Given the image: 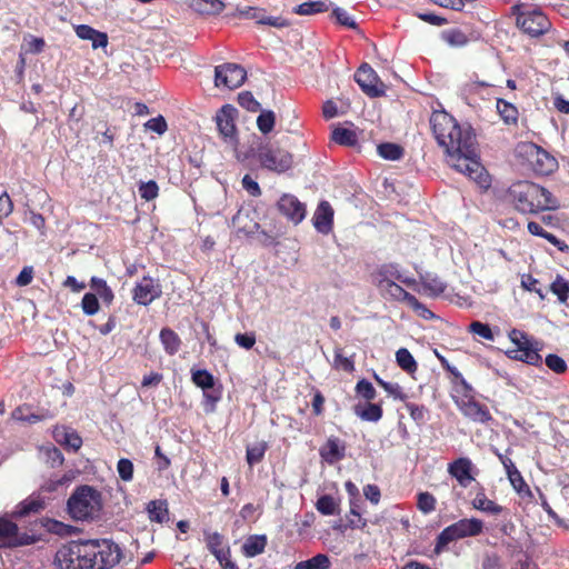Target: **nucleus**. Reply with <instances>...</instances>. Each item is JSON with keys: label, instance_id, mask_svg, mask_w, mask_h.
I'll return each mask as SVG.
<instances>
[{"label": "nucleus", "instance_id": "13", "mask_svg": "<svg viewBox=\"0 0 569 569\" xmlns=\"http://www.w3.org/2000/svg\"><path fill=\"white\" fill-rule=\"evenodd\" d=\"M236 118L237 109L230 104L223 106L216 116V123L220 134L230 143L237 141Z\"/></svg>", "mask_w": 569, "mask_h": 569}, {"label": "nucleus", "instance_id": "40", "mask_svg": "<svg viewBox=\"0 0 569 569\" xmlns=\"http://www.w3.org/2000/svg\"><path fill=\"white\" fill-rule=\"evenodd\" d=\"M266 547L264 537L253 536L246 540L242 546L243 552L247 557H254L263 551Z\"/></svg>", "mask_w": 569, "mask_h": 569}, {"label": "nucleus", "instance_id": "61", "mask_svg": "<svg viewBox=\"0 0 569 569\" xmlns=\"http://www.w3.org/2000/svg\"><path fill=\"white\" fill-rule=\"evenodd\" d=\"M443 37L449 44L455 47H462L468 42V37L460 30H450Z\"/></svg>", "mask_w": 569, "mask_h": 569}, {"label": "nucleus", "instance_id": "56", "mask_svg": "<svg viewBox=\"0 0 569 569\" xmlns=\"http://www.w3.org/2000/svg\"><path fill=\"white\" fill-rule=\"evenodd\" d=\"M117 471L119 477L126 481L129 482L133 478V463L131 460L127 458H121L117 463Z\"/></svg>", "mask_w": 569, "mask_h": 569}, {"label": "nucleus", "instance_id": "46", "mask_svg": "<svg viewBox=\"0 0 569 569\" xmlns=\"http://www.w3.org/2000/svg\"><path fill=\"white\" fill-rule=\"evenodd\" d=\"M327 6L322 1L303 2L293 9V12L300 16H310L327 11Z\"/></svg>", "mask_w": 569, "mask_h": 569}, {"label": "nucleus", "instance_id": "19", "mask_svg": "<svg viewBox=\"0 0 569 569\" xmlns=\"http://www.w3.org/2000/svg\"><path fill=\"white\" fill-rule=\"evenodd\" d=\"M530 154L535 158L532 164L538 173L549 174L557 169L558 163L556 159L548 152L533 144L530 147Z\"/></svg>", "mask_w": 569, "mask_h": 569}, {"label": "nucleus", "instance_id": "16", "mask_svg": "<svg viewBox=\"0 0 569 569\" xmlns=\"http://www.w3.org/2000/svg\"><path fill=\"white\" fill-rule=\"evenodd\" d=\"M456 406L466 418L473 422L487 423L492 419L488 408L475 398L456 400Z\"/></svg>", "mask_w": 569, "mask_h": 569}, {"label": "nucleus", "instance_id": "55", "mask_svg": "<svg viewBox=\"0 0 569 569\" xmlns=\"http://www.w3.org/2000/svg\"><path fill=\"white\" fill-rule=\"evenodd\" d=\"M82 310L88 316H93L99 311V301L97 295L86 293L81 301Z\"/></svg>", "mask_w": 569, "mask_h": 569}, {"label": "nucleus", "instance_id": "43", "mask_svg": "<svg viewBox=\"0 0 569 569\" xmlns=\"http://www.w3.org/2000/svg\"><path fill=\"white\" fill-rule=\"evenodd\" d=\"M497 110L501 118L507 123H515L518 119V110L517 108L506 100L498 99L497 100Z\"/></svg>", "mask_w": 569, "mask_h": 569}, {"label": "nucleus", "instance_id": "18", "mask_svg": "<svg viewBox=\"0 0 569 569\" xmlns=\"http://www.w3.org/2000/svg\"><path fill=\"white\" fill-rule=\"evenodd\" d=\"M313 227L320 233L328 234L332 230L333 209L327 201H321L312 217Z\"/></svg>", "mask_w": 569, "mask_h": 569}, {"label": "nucleus", "instance_id": "22", "mask_svg": "<svg viewBox=\"0 0 569 569\" xmlns=\"http://www.w3.org/2000/svg\"><path fill=\"white\" fill-rule=\"evenodd\" d=\"M471 505L475 509L491 516H498L503 511L502 506L486 496L485 488L482 486H479Z\"/></svg>", "mask_w": 569, "mask_h": 569}, {"label": "nucleus", "instance_id": "25", "mask_svg": "<svg viewBox=\"0 0 569 569\" xmlns=\"http://www.w3.org/2000/svg\"><path fill=\"white\" fill-rule=\"evenodd\" d=\"M353 412L361 420L369 422H378L382 418V408L379 403H357Z\"/></svg>", "mask_w": 569, "mask_h": 569}, {"label": "nucleus", "instance_id": "52", "mask_svg": "<svg viewBox=\"0 0 569 569\" xmlns=\"http://www.w3.org/2000/svg\"><path fill=\"white\" fill-rule=\"evenodd\" d=\"M356 393L365 399L367 402H370L376 398V389L372 383L366 379H361L356 385Z\"/></svg>", "mask_w": 569, "mask_h": 569}, {"label": "nucleus", "instance_id": "5", "mask_svg": "<svg viewBox=\"0 0 569 569\" xmlns=\"http://www.w3.org/2000/svg\"><path fill=\"white\" fill-rule=\"evenodd\" d=\"M101 509V493L90 486L78 487L68 499V511L74 520H93Z\"/></svg>", "mask_w": 569, "mask_h": 569}, {"label": "nucleus", "instance_id": "54", "mask_svg": "<svg viewBox=\"0 0 569 569\" xmlns=\"http://www.w3.org/2000/svg\"><path fill=\"white\" fill-rule=\"evenodd\" d=\"M417 507L423 513H429L436 508V498L429 492H420L418 495Z\"/></svg>", "mask_w": 569, "mask_h": 569}, {"label": "nucleus", "instance_id": "44", "mask_svg": "<svg viewBox=\"0 0 569 569\" xmlns=\"http://www.w3.org/2000/svg\"><path fill=\"white\" fill-rule=\"evenodd\" d=\"M191 379L192 382L202 390L210 389L216 386L214 377L207 370H193Z\"/></svg>", "mask_w": 569, "mask_h": 569}, {"label": "nucleus", "instance_id": "39", "mask_svg": "<svg viewBox=\"0 0 569 569\" xmlns=\"http://www.w3.org/2000/svg\"><path fill=\"white\" fill-rule=\"evenodd\" d=\"M91 288L102 299L103 302H106L107 305H110L112 302L113 292L103 279L92 277L91 278Z\"/></svg>", "mask_w": 569, "mask_h": 569}, {"label": "nucleus", "instance_id": "33", "mask_svg": "<svg viewBox=\"0 0 569 569\" xmlns=\"http://www.w3.org/2000/svg\"><path fill=\"white\" fill-rule=\"evenodd\" d=\"M380 293L388 299L408 302V298H411V293L407 292L397 282L387 283L386 287L378 288Z\"/></svg>", "mask_w": 569, "mask_h": 569}, {"label": "nucleus", "instance_id": "37", "mask_svg": "<svg viewBox=\"0 0 569 569\" xmlns=\"http://www.w3.org/2000/svg\"><path fill=\"white\" fill-rule=\"evenodd\" d=\"M396 361L398 366L408 373H413L418 368L417 361L406 348H400L396 352Z\"/></svg>", "mask_w": 569, "mask_h": 569}, {"label": "nucleus", "instance_id": "27", "mask_svg": "<svg viewBox=\"0 0 569 569\" xmlns=\"http://www.w3.org/2000/svg\"><path fill=\"white\" fill-rule=\"evenodd\" d=\"M11 418L21 423H33L36 419L34 399L20 403L12 412Z\"/></svg>", "mask_w": 569, "mask_h": 569}, {"label": "nucleus", "instance_id": "3", "mask_svg": "<svg viewBox=\"0 0 569 569\" xmlns=\"http://www.w3.org/2000/svg\"><path fill=\"white\" fill-rule=\"evenodd\" d=\"M36 515V496L30 495L21 501L10 513V519L0 518V548H16L28 546L36 541L31 527H27L26 519Z\"/></svg>", "mask_w": 569, "mask_h": 569}, {"label": "nucleus", "instance_id": "58", "mask_svg": "<svg viewBox=\"0 0 569 569\" xmlns=\"http://www.w3.org/2000/svg\"><path fill=\"white\" fill-rule=\"evenodd\" d=\"M239 104L248 111L256 112L260 108V103L254 99L251 92L243 91L238 96Z\"/></svg>", "mask_w": 569, "mask_h": 569}, {"label": "nucleus", "instance_id": "60", "mask_svg": "<svg viewBox=\"0 0 569 569\" xmlns=\"http://www.w3.org/2000/svg\"><path fill=\"white\" fill-rule=\"evenodd\" d=\"M407 305L421 318L423 319H432L435 315L421 302L418 301V299L415 296H411V298H408Z\"/></svg>", "mask_w": 569, "mask_h": 569}, {"label": "nucleus", "instance_id": "63", "mask_svg": "<svg viewBox=\"0 0 569 569\" xmlns=\"http://www.w3.org/2000/svg\"><path fill=\"white\" fill-rule=\"evenodd\" d=\"M70 481H71V478L67 475H63L61 477L56 476V477L49 479L48 481H46L41 488H42V490L52 492V491H57L59 489V487L68 485Z\"/></svg>", "mask_w": 569, "mask_h": 569}, {"label": "nucleus", "instance_id": "7", "mask_svg": "<svg viewBox=\"0 0 569 569\" xmlns=\"http://www.w3.org/2000/svg\"><path fill=\"white\" fill-rule=\"evenodd\" d=\"M483 530V522L477 518L461 519L447 528L438 536L435 551L440 553L441 550L450 542L480 535Z\"/></svg>", "mask_w": 569, "mask_h": 569}, {"label": "nucleus", "instance_id": "62", "mask_svg": "<svg viewBox=\"0 0 569 569\" xmlns=\"http://www.w3.org/2000/svg\"><path fill=\"white\" fill-rule=\"evenodd\" d=\"M546 365L556 373H563L567 370L566 361L557 355H548L546 357Z\"/></svg>", "mask_w": 569, "mask_h": 569}, {"label": "nucleus", "instance_id": "23", "mask_svg": "<svg viewBox=\"0 0 569 569\" xmlns=\"http://www.w3.org/2000/svg\"><path fill=\"white\" fill-rule=\"evenodd\" d=\"M421 292L429 297H438L442 295L447 288L445 281L438 276L432 273H425L420 276Z\"/></svg>", "mask_w": 569, "mask_h": 569}, {"label": "nucleus", "instance_id": "1", "mask_svg": "<svg viewBox=\"0 0 569 569\" xmlns=\"http://www.w3.org/2000/svg\"><path fill=\"white\" fill-rule=\"evenodd\" d=\"M433 134L447 153V162L481 188L490 186V177L479 161L476 134L470 127H461L446 111H436L430 118Z\"/></svg>", "mask_w": 569, "mask_h": 569}, {"label": "nucleus", "instance_id": "26", "mask_svg": "<svg viewBox=\"0 0 569 569\" xmlns=\"http://www.w3.org/2000/svg\"><path fill=\"white\" fill-rule=\"evenodd\" d=\"M400 270L396 264H383L375 273V283L378 288L386 287L387 283L398 282Z\"/></svg>", "mask_w": 569, "mask_h": 569}, {"label": "nucleus", "instance_id": "42", "mask_svg": "<svg viewBox=\"0 0 569 569\" xmlns=\"http://www.w3.org/2000/svg\"><path fill=\"white\" fill-rule=\"evenodd\" d=\"M317 510L325 516H333L339 512L336 499L329 495L320 497L316 503Z\"/></svg>", "mask_w": 569, "mask_h": 569}, {"label": "nucleus", "instance_id": "49", "mask_svg": "<svg viewBox=\"0 0 569 569\" xmlns=\"http://www.w3.org/2000/svg\"><path fill=\"white\" fill-rule=\"evenodd\" d=\"M469 332L479 336L487 341L495 340V333L489 325L481 321H472L468 328Z\"/></svg>", "mask_w": 569, "mask_h": 569}, {"label": "nucleus", "instance_id": "11", "mask_svg": "<svg viewBox=\"0 0 569 569\" xmlns=\"http://www.w3.org/2000/svg\"><path fill=\"white\" fill-rule=\"evenodd\" d=\"M355 80L362 91L370 97H380L386 92L385 83L376 71L367 63L362 64L355 74Z\"/></svg>", "mask_w": 569, "mask_h": 569}, {"label": "nucleus", "instance_id": "10", "mask_svg": "<svg viewBox=\"0 0 569 569\" xmlns=\"http://www.w3.org/2000/svg\"><path fill=\"white\" fill-rule=\"evenodd\" d=\"M246 78V70L236 63L217 66L214 70V84L217 88H239L244 82Z\"/></svg>", "mask_w": 569, "mask_h": 569}, {"label": "nucleus", "instance_id": "6", "mask_svg": "<svg viewBox=\"0 0 569 569\" xmlns=\"http://www.w3.org/2000/svg\"><path fill=\"white\" fill-rule=\"evenodd\" d=\"M256 158L261 168L278 174L287 172L293 164V156L289 151L271 143L260 146Z\"/></svg>", "mask_w": 569, "mask_h": 569}, {"label": "nucleus", "instance_id": "21", "mask_svg": "<svg viewBox=\"0 0 569 569\" xmlns=\"http://www.w3.org/2000/svg\"><path fill=\"white\" fill-rule=\"evenodd\" d=\"M74 31L80 39L91 41L93 49L106 48L108 46L107 33L98 31L90 26H76Z\"/></svg>", "mask_w": 569, "mask_h": 569}, {"label": "nucleus", "instance_id": "20", "mask_svg": "<svg viewBox=\"0 0 569 569\" xmlns=\"http://www.w3.org/2000/svg\"><path fill=\"white\" fill-rule=\"evenodd\" d=\"M345 445L335 437H331L320 449L321 458L329 465L340 461L345 457Z\"/></svg>", "mask_w": 569, "mask_h": 569}, {"label": "nucleus", "instance_id": "34", "mask_svg": "<svg viewBox=\"0 0 569 569\" xmlns=\"http://www.w3.org/2000/svg\"><path fill=\"white\" fill-rule=\"evenodd\" d=\"M147 511L151 521L163 522L168 519V506L166 501H150L147 506Z\"/></svg>", "mask_w": 569, "mask_h": 569}, {"label": "nucleus", "instance_id": "17", "mask_svg": "<svg viewBox=\"0 0 569 569\" xmlns=\"http://www.w3.org/2000/svg\"><path fill=\"white\" fill-rule=\"evenodd\" d=\"M277 206L279 211L296 224L300 223L306 217V206L293 194H282Z\"/></svg>", "mask_w": 569, "mask_h": 569}, {"label": "nucleus", "instance_id": "14", "mask_svg": "<svg viewBox=\"0 0 569 569\" xmlns=\"http://www.w3.org/2000/svg\"><path fill=\"white\" fill-rule=\"evenodd\" d=\"M161 286L151 277H143L136 283L132 298L134 302L142 306L150 305L153 300L161 296Z\"/></svg>", "mask_w": 569, "mask_h": 569}, {"label": "nucleus", "instance_id": "59", "mask_svg": "<svg viewBox=\"0 0 569 569\" xmlns=\"http://www.w3.org/2000/svg\"><path fill=\"white\" fill-rule=\"evenodd\" d=\"M158 191H159L158 184L153 180H150L148 182H142L139 186L140 196L142 199H144L147 201H150V200H153L154 198H157Z\"/></svg>", "mask_w": 569, "mask_h": 569}, {"label": "nucleus", "instance_id": "29", "mask_svg": "<svg viewBox=\"0 0 569 569\" xmlns=\"http://www.w3.org/2000/svg\"><path fill=\"white\" fill-rule=\"evenodd\" d=\"M232 226L236 228L237 233L239 234H252L258 229V223L249 219V214L247 212H242L239 210L237 214L232 218Z\"/></svg>", "mask_w": 569, "mask_h": 569}, {"label": "nucleus", "instance_id": "12", "mask_svg": "<svg viewBox=\"0 0 569 569\" xmlns=\"http://www.w3.org/2000/svg\"><path fill=\"white\" fill-rule=\"evenodd\" d=\"M447 471L462 488H467L471 482L476 481L479 472L471 459L467 457H460L448 463Z\"/></svg>", "mask_w": 569, "mask_h": 569}, {"label": "nucleus", "instance_id": "57", "mask_svg": "<svg viewBox=\"0 0 569 569\" xmlns=\"http://www.w3.org/2000/svg\"><path fill=\"white\" fill-rule=\"evenodd\" d=\"M375 379L378 382V385L381 386L388 392V395H390L395 399H406V395L402 392V389L398 383L387 382L379 378L377 375H375Z\"/></svg>", "mask_w": 569, "mask_h": 569}, {"label": "nucleus", "instance_id": "41", "mask_svg": "<svg viewBox=\"0 0 569 569\" xmlns=\"http://www.w3.org/2000/svg\"><path fill=\"white\" fill-rule=\"evenodd\" d=\"M41 527L51 533L58 535V536H69L71 533V526H68L61 521L54 520V519H42L41 520Z\"/></svg>", "mask_w": 569, "mask_h": 569}, {"label": "nucleus", "instance_id": "47", "mask_svg": "<svg viewBox=\"0 0 569 569\" xmlns=\"http://www.w3.org/2000/svg\"><path fill=\"white\" fill-rule=\"evenodd\" d=\"M274 122V112L271 110H264L259 114L257 119V127L263 134H267L273 130Z\"/></svg>", "mask_w": 569, "mask_h": 569}, {"label": "nucleus", "instance_id": "24", "mask_svg": "<svg viewBox=\"0 0 569 569\" xmlns=\"http://www.w3.org/2000/svg\"><path fill=\"white\" fill-rule=\"evenodd\" d=\"M53 438L58 443L73 451L80 449L82 445L81 437L76 431L69 430L64 427L56 428L53 430Z\"/></svg>", "mask_w": 569, "mask_h": 569}, {"label": "nucleus", "instance_id": "45", "mask_svg": "<svg viewBox=\"0 0 569 569\" xmlns=\"http://www.w3.org/2000/svg\"><path fill=\"white\" fill-rule=\"evenodd\" d=\"M509 482L513 490L522 498H530L532 496L529 486L526 483L520 471L513 472L508 477Z\"/></svg>", "mask_w": 569, "mask_h": 569}, {"label": "nucleus", "instance_id": "50", "mask_svg": "<svg viewBox=\"0 0 569 569\" xmlns=\"http://www.w3.org/2000/svg\"><path fill=\"white\" fill-rule=\"evenodd\" d=\"M378 153L387 160H398L402 157V149L396 143H381L378 146Z\"/></svg>", "mask_w": 569, "mask_h": 569}, {"label": "nucleus", "instance_id": "53", "mask_svg": "<svg viewBox=\"0 0 569 569\" xmlns=\"http://www.w3.org/2000/svg\"><path fill=\"white\" fill-rule=\"evenodd\" d=\"M333 367L338 370L352 372L355 370V362L352 358L345 357L340 348H337L335 350Z\"/></svg>", "mask_w": 569, "mask_h": 569}, {"label": "nucleus", "instance_id": "15", "mask_svg": "<svg viewBox=\"0 0 569 569\" xmlns=\"http://www.w3.org/2000/svg\"><path fill=\"white\" fill-rule=\"evenodd\" d=\"M237 14L243 19L254 20L259 24H266L273 28H286L289 26V21L282 17H271L266 13L262 8L256 7H239L237 8Z\"/></svg>", "mask_w": 569, "mask_h": 569}, {"label": "nucleus", "instance_id": "48", "mask_svg": "<svg viewBox=\"0 0 569 569\" xmlns=\"http://www.w3.org/2000/svg\"><path fill=\"white\" fill-rule=\"evenodd\" d=\"M267 450V443L264 441H260L254 443L251 447L247 448V462L250 466H253L258 462H260L266 453Z\"/></svg>", "mask_w": 569, "mask_h": 569}, {"label": "nucleus", "instance_id": "4", "mask_svg": "<svg viewBox=\"0 0 569 569\" xmlns=\"http://www.w3.org/2000/svg\"><path fill=\"white\" fill-rule=\"evenodd\" d=\"M509 191L517 210L522 213H537L559 208L558 199L549 190L533 182H516Z\"/></svg>", "mask_w": 569, "mask_h": 569}, {"label": "nucleus", "instance_id": "35", "mask_svg": "<svg viewBox=\"0 0 569 569\" xmlns=\"http://www.w3.org/2000/svg\"><path fill=\"white\" fill-rule=\"evenodd\" d=\"M203 392V409L207 413H212L216 411V407L218 401H220L222 396L221 387H212L210 389L202 390Z\"/></svg>", "mask_w": 569, "mask_h": 569}, {"label": "nucleus", "instance_id": "9", "mask_svg": "<svg viewBox=\"0 0 569 569\" xmlns=\"http://www.w3.org/2000/svg\"><path fill=\"white\" fill-rule=\"evenodd\" d=\"M513 11L517 13V26L531 37L543 34L551 26L539 9H521L520 6H516Z\"/></svg>", "mask_w": 569, "mask_h": 569}, {"label": "nucleus", "instance_id": "28", "mask_svg": "<svg viewBox=\"0 0 569 569\" xmlns=\"http://www.w3.org/2000/svg\"><path fill=\"white\" fill-rule=\"evenodd\" d=\"M207 546L209 550L214 555L219 562L227 560L229 549L223 543V538L218 532H212L206 537Z\"/></svg>", "mask_w": 569, "mask_h": 569}, {"label": "nucleus", "instance_id": "31", "mask_svg": "<svg viewBox=\"0 0 569 569\" xmlns=\"http://www.w3.org/2000/svg\"><path fill=\"white\" fill-rule=\"evenodd\" d=\"M191 8L202 14L220 13L224 4L221 0H189Z\"/></svg>", "mask_w": 569, "mask_h": 569}, {"label": "nucleus", "instance_id": "36", "mask_svg": "<svg viewBox=\"0 0 569 569\" xmlns=\"http://www.w3.org/2000/svg\"><path fill=\"white\" fill-rule=\"evenodd\" d=\"M330 565L331 562L327 555L318 553L308 560L298 562L295 569H329Z\"/></svg>", "mask_w": 569, "mask_h": 569}, {"label": "nucleus", "instance_id": "8", "mask_svg": "<svg viewBox=\"0 0 569 569\" xmlns=\"http://www.w3.org/2000/svg\"><path fill=\"white\" fill-rule=\"evenodd\" d=\"M508 337L516 346V349L507 352L509 358L532 366H537L541 362V357L536 346L537 343L527 333L518 329H512L509 331Z\"/></svg>", "mask_w": 569, "mask_h": 569}, {"label": "nucleus", "instance_id": "30", "mask_svg": "<svg viewBox=\"0 0 569 569\" xmlns=\"http://www.w3.org/2000/svg\"><path fill=\"white\" fill-rule=\"evenodd\" d=\"M160 341L166 350V352L170 356L178 352L181 346V340L179 336L169 328H163L160 331Z\"/></svg>", "mask_w": 569, "mask_h": 569}, {"label": "nucleus", "instance_id": "2", "mask_svg": "<svg viewBox=\"0 0 569 569\" xmlns=\"http://www.w3.org/2000/svg\"><path fill=\"white\" fill-rule=\"evenodd\" d=\"M120 558L118 545L107 539L71 541L56 555L60 569H110Z\"/></svg>", "mask_w": 569, "mask_h": 569}, {"label": "nucleus", "instance_id": "51", "mask_svg": "<svg viewBox=\"0 0 569 569\" xmlns=\"http://www.w3.org/2000/svg\"><path fill=\"white\" fill-rule=\"evenodd\" d=\"M453 401L461 400L462 398H475L472 387L465 380L463 377H460V380L455 383L453 387Z\"/></svg>", "mask_w": 569, "mask_h": 569}, {"label": "nucleus", "instance_id": "64", "mask_svg": "<svg viewBox=\"0 0 569 569\" xmlns=\"http://www.w3.org/2000/svg\"><path fill=\"white\" fill-rule=\"evenodd\" d=\"M144 128L147 130L157 132L158 134H162L167 131V122L163 117L159 116L148 120L144 123Z\"/></svg>", "mask_w": 569, "mask_h": 569}, {"label": "nucleus", "instance_id": "32", "mask_svg": "<svg viewBox=\"0 0 569 569\" xmlns=\"http://www.w3.org/2000/svg\"><path fill=\"white\" fill-rule=\"evenodd\" d=\"M331 139L341 146H355L358 142V137L355 130L343 127H336L332 130Z\"/></svg>", "mask_w": 569, "mask_h": 569}, {"label": "nucleus", "instance_id": "38", "mask_svg": "<svg viewBox=\"0 0 569 569\" xmlns=\"http://www.w3.org/2000/svg\"><path fill=\"white\" fill-rule=\"evenodd\" d=\"M550 290L557 296L560 303H566L569 299V282L561 276H557L550 284Z\"/></svg>", "mask_w": 569, "mask_h": 569}]
</instances>
